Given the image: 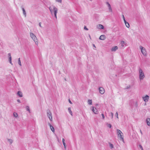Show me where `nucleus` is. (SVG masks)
<instances>
[{"label": "nucleus", "mask_w": 150, "mask_h": 150, "mask_svg": "<svg viewBox=\"0 0 150 150\" xmlns=\"http://www.w3.org/2000/svg\"><path fill=\"white\" fill-rule=\"evenodd\" d=\"M117 134L118 137H120V139H122V140L123 141H124V139L123 137V135L122 134H123L122 132L119 129H117Z\"/></svg>", "instance_id": "obj_1"}, {"label": "nucleus", "mask_w": 150, "mask_h": 150, "mask_svg": "<svg viewBox=\"0 0 150 150\" xmlns=\"http://www.w3.org/2000/svg\"><path fill=\"white\" fill-rule=\"evenodd\" d=\"M139 78L140 80L143 79L144 77V74L142 71V69L140 68L139 69Z\"/></svg>", "instance_id": "obj_2"}, {"label": "nucleus", "mask_w": 150, "mask_h": 150, "mask_svg": "<svg viewBox=\"0 0 150 150\" xmlns=\"http://www.w3.org/2000/svg\"><path fill=\"white\" fill-rule=\"evenodd\" d=\"M47 116L48 118L50 120L52 121V117L51 112L49 109H47Z\"/></svg>", "instance_id": "obj_3"}, {"label": "nucleus", "mask_w": 150, "mask_h": 150, "mask_svg": "<svg viewBox=\"0 0 150 150\" xmlns=\"http://www.w3.org/2000/svg\"><path fill=\"white\" fill-rule=\"evenodd\" d=\"M30 36L34 41L35 42L36 44H38L37 39L35 35L33 33H31L30 34Z\"/></svg>", "instance_id": "obj_4"}, {"label": "nucleus", "mask_w": 150, "mask_h": 150, "mask_svg": "<svg viewBox=\"0 0 150 150\" xmlns=\"http://www.w3.org/2000/svg\"><path fill=\"white\" fill-rule=\"evenodd\" d=\"M139 47L141 49V51L142 54L144 56H146V52L145 48L141 46H140Z\"/></svg>", "instance_id": "obj_5"}, {"label": "nucleus", "mask_w": 150, "mask_h": 150, "mask_svg": "<svg viewBox=\"0 0 150 150\" xmlns=\"http://www.w3.org/2000/svg\"><path fill=\"white\" fill-rule=\"evenodd\" d=\"M53 7V10L54 11V14L55 17L56 18H57V13L58 9L54 6H52Z\"/></svg>", "instance_id": "obj_6"}, {"label": "nucleus", "mask_w": 150, "mask_h": 150, "mask_svg": "<svg viewBox=\"0 0 150 150\" xmlns=\"http://www.w3.org/2000/svg\"><path fill=\"white\" fill-rule=\"evenodd\" d=\"M149 97L147 95H146L145 97H142V98L144 100L145 102H147L149 99Z\"/></svg>", "instance_id": "obj_7"}, {"label": "nucleus", "mask_w": 150, "mask_h": 150, "mask_svg": "<svg viewBox=\"0 0 150 150\" xmlns=\"http://www.w3.org/2000/svg\"><path fill=\"white\" fill-rule=\"evenodd\" d=\"M99 91L100 93L101 94H103L104 93L105 90L104 88L102 87H100L99 88Z\"/></svg>", "instance_id": "obj_8"}, {"label": "nucleus", "mask_w": 150, "mask_h": 150, "mask_svg": "<svg viewBox=\"0 0 150 150\" xmlns=\"http://www.w3.org/2000/svg\"><path fill=\"white\" fill-rule=\"evenodd\" d=\"M8 57L9 58V61L10 63L11 64L13 65V64L11 62L12 58L11 56V54L10 53H9L8 54Z\"/></svg>", "instance_id": "obj_9"}, {"label": "nucleus", "mask_w": 150, "mask_h": 150, "mask_svg": "<svg viewBox=\"0 0 150 150\" xmlns=\"http://www.w3.org/2000/svg\"><path fill=\"white\" fill-rule=\"evenodd\" d=\"M92 111L95 114H97V112L98 110L96 108H95L94 107H92Z\"/></svg>", "instance_id": "obj_10"}, {"label": "nucleus", "mask_w": 150, "mask_h": 150, "mask_svg": "<svg viewBox=\"0 0 150 150\" xmlns=\"http://www.w3.org/2000/svg\"><path fill=\"white\" fill-rule=\"evenodd\" d=\"M106 37L105 35H100L99 38V39L100 40H104L105 39Z\"/></svg>", "instance_id": "obj_11"}, {"label": "nucleus", "mask_w": 150, "mask_h": 150, "mask_svg": "<svg viewBox=\"0 0 150 150\" xmlns=\"http://www.w3.org/2000/svg\"><path fill=\"white\" fill-rule=\"evenodd\" d=\"M48 125L50 127V129L51 131L53 132H54V127L50 123H48Z\"/></svg>", "instance_id": "obj_12"}, {"label": "nucleus", "mask_w": 150, "mask_h": 150, "mask_svg": "<svg viewBox=\"0 0 150 150\" xmlns=\"http://www.w3.org/2000/svg\"><path fill=\"white\" fill-rule=\"evenodd\" d=\"M106 4L108 5V8L110 10V12L112 11V8H111V6H110V4L108 2H107Z\"/></svg>", "instance_id": "obj_13"}, {"label": "nucleus", "mask_w": 150, "mask_h": 150, "mask_svg": "<svg viewBox=\"0 0 150 150\" xmlns=\"http://www.w3.org/2000/svg\"><path fill=\"white\" fill-rule=\"evenodd\" d=\"M146 122L148 126H150V118H148L146 120Z\"/></svg>", "instance_id": "obj_14"}, {"label": "nucleus", "mask_w": 150, "mask_h": 150, "mask_svg": "<svg viewBox=\"0 0 150 150\" xmlns=\"http://www.w3.org/2000/svg\"><path fill=\"white\" fill-rule=\"evenodd\" d=\"M97 27L98 28L103 29H104L103 26L101 24H99L97 25Z\"/></svg>", "instance_id": "obj_15"}, {"label": "nucleus", "mask_w": 150, "mask_h": 150, "mask_svg": "<svg viewBox=\"0 0 150 150\" xmlns=\"http://www.w3.org/2000/svg\"><path fill=\"white\" fill-rule=\"evenodd\" d=\"M118 49V47L117 46H115L112 48L111 50L112 51H115Z\"/></svg>", "instance_id": "obj_16"}, {"label": "nucleus", "mask_w": 150, "mask_h": 150, "mask_svg": "<svg viewBox=\"0 0 150 150\" xmlns=\"http://www.w3.org/2000/svg\"><path fill=\"white\" fill-rule=\"evenodd\" d=\"M17 94L20 97H22L23 96L22 93L20 91H19L18 92Z\"/></svg>", "instance_id": "obj_17"}, {"label": "nucleus", "mask_w": 150, "mask_h": 150, "mask_svg": "<svg viewBox=\"0 0 150 150\" xmlns=\"http://www.w3.org/2000/svg\"><path fill=\"white\" fill-rule=\"evenodd\" d=\"M21 8H22V11H23V14L24 15H25V17H26V11H25V9H24V8L23 7H22Z\"/></svg>", "instance_id": "obj_18"}, {"label": "nucleus", "mask_w": 150, "mask_h": 150, "mask_svg": "<svg viewBox=\"0 0 150 150\" xmlns=\"http://www.w3.org/2000/svg\"><path fill=\"white\" fill-rule=\"evenodd\" d=\"M124 21L125 22V23L126 25V26L127 28H129L130 26V25H129V23L128 22H127L126 21Z\"/></svg>", "instance_id": "obj_19"}, {"label": "nucleus", "mask_w": 150, "mask_h": 150, "mask_svg": "<svg viewBox=\"0 0 150 150\" xmlns=\"http://www.w3.org/2000/svg\"><path fill=\"white\" fill-rule=\"evenodd\" d=\"M64 142H65L64 139V138H63L62 139V142L63 143V144L64 145V148L65 149H66L67 146L66 145V144Z\"/></svg>", "instance_id": "obj_20"}, {"label": "nucleus", "mask_w": 150, "mask_h": 150, "mask_svg": "<svg viewBox=\"0 0 150 150\" xmlns=\"http://www.w3.org/2000/svg\"><path fill=\"white\" fill-rule=\"evenodd\" d=\"M68 110L70 114V115L72 116H73V113L71 110V108H69L68 109Z\"/></svg>", "instance_id": "obj_21"}, {"label": "nucleus", "mask_w": 150, "mask_h": 150, "mask_svg": "<svg viewBox=\"0 0 150 150\" xmlns=\"http://www.w3.org/2000/svg\"><path fill=\"white\" fill-rule=\"evenodd\" d=\"M109 145H110V148L111 149H112L113 148H114L113 145L112 144H111L110 142L109 143Z\"/></svg>", "instance_id": "obj_22"}, {"label": "nucleus", "mask_w": 150, "mask_h": 150, "mask_svg": "<svg viewBox=\"0 0 150 150\" xmlns=\"http://www.w3.org/2000/svg\"><path fill=\"white\" fill-rule=\"evenodd\" d=\"M49 10H50V11L51 12V14L52 15L53 14V10L52 9L51 7L50 6L49 7Z\"/></svg>", "instance_id": "obj_23"}, {"label": "nucleus", "mask_w": 150, "mask_h": 150, "mask_svg": "<svg viewBox=\"0 0 150 150\" xmlns=\"http://www.w3.org/2000/svg\"><path fill=\"white\" fill-rule=\"evenodd\" d=\"M88 103L89 104L91 105L92 104V100H88Z\"/></svg>", "instance_id": "obj_24"}, {"label": "nucleus", "mask_w": 150, "mask_h": 150, "mask_svg": "<svg viewBox=\"0 0 150 150\" xmlns=\"http://www.w3.org/2000/svg\"><path fill=\"white\" fill-rule=\"evenodd\" d=\"M18 63L20 66H21V64L20 60V58L18 59Z\"/></svg>", "instance_id": "obj_25"}, {"label": "nucleus", "mask_w": 150, "mask_h": 150, "mask_svg": "<svg viewBox=\"0 0 150 150\" xmlns=\"http://www.w3.org/2000/svg\"><path fill=\"white\" fill-rule=\"evenodd\" d=\"M26 110L27 111H28L29 112H30V110L29 109V107L28 106H27L26 107Z\"/></svg>", "instance_id": "obj_26"}, {"label": "nucleus", "mask_w": 150, "mask_h": 150, "mask_svg": "<svg viewBox=\"0 0 150 150\" xmlns=\"http://www.w3.org/2000/svg\"><path fill=\"white\" fill-rule=\"evenodd\" d=\"M13 115L15 117H17L18 115L17 113L14 112L13 113Z\"/></svg>", "instance_id": "obj_27"}, {"label": "nucleus", "mask_w": 150, "mask_h": 150, "mask_svg": "<svg viewBox=\"0 0 150 150\" xmlns=\"http://www.w3.org/2000/svg\"><path fill=\"white\" fill-rule=\"evenodd\" d=\"M124 42L123 41H121V46L122 47H123L124 45Z\"/></svg>", "instance_id": "obj_28"}, {"label": "nucleus", "mask_w": 150, "mask_h": 150, "mask_svg": "<svg viewBox=\"0 0 150 150\" xmlns=\"http://www.w3.org/2000/svg\"><path fill=\"white\" fill-rule=\"evenodd\" d=\"M8 141L10 142L11 144H12L13 142V140L11 139H8Z\"/></svg>", "instance_id": "obj_29"}, {"label": "nucleus", "mask_w": 150, "mask_h": 150, "mask_svg": "<svg viewBox=\"0 0 150 150\" xmlns=\"http://www.w3.org/2000/svg\"><path fill=\"white\" fill-rule=\"evenodd\" d=\"M139 148L141 149L142 150H143V148L141 145H139Z\"/></svg>", "instance_id": "obj_30"}, {"label": "nucleus", "mask_w": 150, "mask_h": 150, "mask_svg": "<svg viewBox=\"0 0 150 150\" xmlns=\"http://www.w3.org/2000/svg\"><path fill=\"white\" fill-rule=\"evenodd\" d=\"M115 116L117 118H118V113L117 112H116L115 113Z\"/></svg>", "instance_id": "obj_31"}, {"label": "nucleus", "mask_w": 150, "mask_h": 150, "mask_svg": "<svg viewBox=\"0 0 150 150\" xmlns=\"http://www.w3.org/2000/svg\"><path fill=\"white\" fill-rule=\"evenodd\" d=\"M107 126L108 127H109L110 128H111V125L110 124H107Z\"/></svg>", "instance_id": "obj_32"}, {"label": "nucleus", "mask_w": 150, "mask_h": 150, "mask_svg": "<svg viewBox=\"0 0 150 150\" xmlns=\"http://www.w3.org/2000/svg\"><path fill=\"white\" fill-rule=\"evenodd\" d=\"M110 115L111 116V118H112V119L113 118V113L112 112H111L110 113Z\"/></svg>", "instance_id": "obj_33"}, {"label": "nucleus", "mask_w": 150, "mask_h": 150, "mask_svg": "<svg viewBox=\"0 0 150 150\" xmlns=\"http://www.w3.org/2000/svg\"><path fill=\"white\" fill-rule=\"evenodd\" d=\"M130 87V85H129L126 87V88L125 89H128Z\"/></svg>", "instance_id": "obj_34"}, {"label": "nucleus", "mask_w": 150, "mask_h": 150, "mask_svg": "<svg viewBox=\"0 0 150 150\" xmlns=\"http://www.w3.org/2000/svg\"><path fill=\"white\" fill-rule=\"evenodd\" d=\"M57 2H58L59 3H61L62 2V0H55Z\"/></svg>", "instance_id": "obj_35"}, {"label": "nucleus", "mask_w": 150, "mask_h": 150, "mask_svg": "<svg viewBox=\"0 0 150 150\" xmlns=\"http://www.w3.org/2000/svg\"><path fill=\"white\" fill-rule=\"evenodd\" d=\"M101 115H102V117H103V119H104V118H105V116H104V115L102 113L101 114Z\"/></svg>", "instance_id": "obj_36"}, {"label": "nucleus", "mask_w": 150, "mask_h": 150, "mask_svg": "<svg viewBox=\"0 0 150 150\" xmlns=\"http://www.w3.org/2000/svg\"><path fill=\"white\" fill-rule=\"evenodd\" d=\"M41 22H40L39 23V26L41 27V28H42V27L41 26Z\"/></svg>", "instance_id": "obj_37"}, {"label": "nucleus", "mask_w": 150, "mask_h": 150, "mask_svg": "<svg viewBox=\"0 0 150 150\" xmlns=\"http://www.w3.org/2000/svg\"><path fill=\"white\" fill-rule=\"evenodd\" d=\"M84 29H85V30H88V28H87V27H86V26H85L84 27Z\"/></svg>", "instance_id": "obj_38"}, {"label": "nucleus", "mask_w": 150, "mask_h": 150, "mask_svg": "<svg viewBox=\"0 0 150 150\" xmlns=\"http://www.w3.org/2000/svg\"><path fill=\"white\" fill-rule=\"evenodd\" d=\"M122 17H123V20H124V21H126L125 20V17H124V15H122Z\"/></svg>", "instance_id": "obj_39"}, {"label": "nucleus", "mask_w": 150, "mask_h": 150, "mask_svg": "<svg viewBox=\"0 0 150 150\" xmlns=\"http://www.w3.org/2000/svg\"><path fill=\"white\" fill-rule=\"evenodd\" d=\"M69 103L70 104H72V103L71 102V101L70 100V99H69Z\"/></svg>", "instance_id": "obj_40"}, {"label": "nucleus", "mask_w": 150, "mask_h": 150, "mask_svg": "<svg viewBox=\"0 0 150 150\" xmlns=\"http://www.w3.org/2000/svg\"><path fill=\"white\" fill-rule=\"evenodd\" d=\"M17 101L19 103H21V101L19 99H18L17 100Z\"/></svg>", "instance_id": "obj_41"}, {"label": "nucleus", "mask_w": 150, "mask_h": 150, "mask_svg": "<svg viewBox=\"0 0 150 150\" xmlns=\"http://www.w3.org/2000/svg\"><path fill=\"white\" fill-rule=\"evenodd\" d=\"M140 132L141 134L142 135V131L140 129Z\"/></svg>", "instance_id": "obj_42"}, {"label": "nucleus", "mask_w": 150, "mask_h": 150, "mask_svg": "<svg viewBox=\"0 0 150 150\" xmlns=\"http://www.w3.org/2000/svg\"><path fill=\"white\" fill-rule=\"evenodd\" d=\"M93 47L96 48V46H95V45L94 44H93Z\"/></svg>", "instance_id": "obj_43"}]
</instances>
